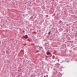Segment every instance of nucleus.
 <instances>
[{
    "label": "nucleus",
    "mask_w": 77,
    "mask_h": 77,
    "mask_svg": "<svg viewBox=\"0 0 77 77\" xmlns=\"http://www.w3.org/2000/svg\"><path fill=\"white\" fill-rule=\"evenodd\" d=\"M24 38L25 39H27V38H28V36L27 35H25L24 36Z\"/></svg>",
    "instance_id": "f257e3e1"
},
{
    "label": "nucleus",
    "mask_w": 77,
    "mask_h": 77,
    "mask_svg": "<svg viewBox=\"0 0 77 77\" xmlns=\"http://www.w3.org/2000/svg\"><path fill=\"white\" fill-rule=\"evenodd\" d=\"M46 54L47 55H51V53H50V52L47 51L46 52Z\"/></svg>",
    "instance_id": "f03ea898"
},
{
    "label": "nucleus",
    "mask_w": 77,
    "mask_h": 77,
    "mask_svg": "<svg viewBox=\"0 0 77 77\" xmlns=\"http://www.w3.org/2000/svg\"><path fill=\"white\" fill-rule=\"evenodd\" d=\"M39 51L38 50H37L36 51V53H39Z\"/></svg>",
    "instance_id": "7ed1b4c3"
},
{
    "label": "nucleus",
    "mask_w": 77,
    "mask_h": 77,
    "mask_svg": "<svg viewBox=\"0 0 77 77\" xmlns=\"http://www.w3.org/2000/svg\"><path fill=\"white\" fill-rule=\"evenodd\" d=\"M48 35H50V32H48Z\"/></svg>",
    "instance_id": "20e7f679"
},
{
    "label": "nucleus",
    "mask_w": 77,
    "mask_h": 77,
    "mask_svg": "<svg viewBox=\"0 0 77 77\" xmlns=\"http://www.w3.org/2000/svg\"><path fill=\"white\" fill-rule=\"evenodd\" d=\"M46 76H47V77H48V75H47Z\"/></svg>",
    "instance_id": "39448f33"
}]
</instances>
